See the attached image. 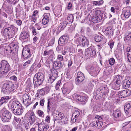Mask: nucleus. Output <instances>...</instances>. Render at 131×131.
<instances>
[{
  "label": "nucleus",
  "instance_id": "1",
  "mask_svg": "<svg viewBox=\"0 0 131 131\" xmlns=\"http://www.w3.org/2000/svg\"><path fill=\"white\" fill-rule=\"evenodd\" d=\"M1 117L3 122H7L11 117V114L10 112L4 108L0 111Z\"/></svg>",
  "mask_w": 131,
  "mask_h": 131
},
{
  "label": "nucleus",
  "instance_id": "2",
  "mask_svg": "<svg viewBox=\"0 0 131 131\" xmlns=\"http://www.w3.org/2000/svg\"><path fill=\"white\" fill-rule=\"evenodd\" d=\"M79 35L77 34L76 36L75 37L74 41L76 43H82L83 46H86L88 47L89 46V42L86 38L84 36H80L79 37H78Z\"/></svg>",
  "mask_w": 131,
  "mask_h": 131
},
{
  "label": "nucleus",
  "instance_id": "3",
  "mask_svg": "<svg viewBox=\"0 0 131 131\" xmlns=\"http://www.w3.org/2000/svg\"><path fill=\"white\" fill-rule=\"evenodd\" d=\"M10 69V67L7 61L2 60L0 63V73L2 74L7 73Z\"/></svg>",
  "mask_w": 131,
  "mask_h": 131
},
{
  "label": "nucleus",
  "instance_id": "4",
  "mask_svg": "<svg viewBox=\"0 0 131 131\" xmlns=\"http://www.w3.org/2000/svg\"><path fill=\"white\" fill-rule=\"evenodd\" d=\"M123 79V78L121 76L117 75L115 76L112 83V86L115 89L117 90L120 89L121 82Z\"/></svg>",
  "mask_w": 131,
  "mask_h": 131
},
{
  "label": "nucleus",
  "instance_id": "5",
  "mask_svg": "<svg viewBox=\"0 0 131 131\" xmlns=\"http://www.w3.org/2000/svg\"><path fill=\"white\" fill-rule=\"evenodd\" d=\"M14 85L12 82H9L4 84L3 86V92L5 94L9 93L13 89Z\"/></svg>",
  "mask_w": 131,
  "mask_h": 131
},
{
  "label": "nucleus",
  "instance_id": "6",
  "mask_svg": "<svg viewBox=\"0 0 131 131\" xmlns=\"http://www.w3.org/2000/svg\"><path fill=\"white\" fill-rule=\"evenodd\" d=\"M53 115L54 118H55V121L58 119L64 121L65 119H66V117H64L63 114L59 112L55 111V112L53 113Z\"/></svg>",
  "mask_w": 131,
  "mask_h": 131
},
{
  "label": "nucleus",
  "instance_id": "7",
  "mask_svg": "<svg viewBox=\"0 0 131 131\" xmlns=\"http://www.w3.org/2000/svg\"><path fill=\"white\" fill-rule=\"evenodd\" d=\"M56 110V106L55 105H52L51 103V100L50 99H48L47 108V111L48 114L51 112L52 113L55 112Z\"/></svg>",
  "mask_w": 131,
  "mask_h": 131
},
{
  "label": "nucleus",
  "instance_id": "8",
  "mask_svg": "<svg viewBox=\"0 0 131 131\" xmlns=\"http://www.w3.org/2000/svg\"><path fill=\"white\" fill-rule=\"evenodd\" d=\"M84 79V76L83 73L80 72H78L77 74V77L75 79L76 84L79 85Z\"/></svg>",
  "mask_w": 131,
  "mask_h": 131
},
{
  "label": "nucleus",
  "instance_id": "9",
  "mask_svg": "<svg viewBox=\"0 0 131 131\" xmlns=\"http://www.w3.org/2000/svg\"><path fill=\"white\" fill-rule=\"evenodd\" d=\"M131 95V91L129 90H125L121 91L118 94V96L120 98L125 97Z\"/></svg>",
  "mask_w": 131,
  "mask_h": 131
},
{
  "label": "nucleus",
  "instance_id": "10",
  "mask_svg": "<svg viewBox=\"0 0 131 131\" xmlns=\"http://www.w3.org/2000/svg\"><path fill=\"white\" fill-rule=\"evenodd\" d=\"M69 37L67 35H63L59 38L58 41V44L60 46L63 45L67 41Z\"/></svg>",
  "mask_w": 131,
  "mask_h": 131
},
{
  "label": "nucleus",
  "instance_id": "11",
  "mask_svg": "<svg viewBox=\"0 0 131 131\" xmlns=\"http://www.w3.org/2000/svg\"><path fill=\"white\" fill-rule=\"evenodd\" d=\"M74 99H77L80 102H85L86 101V97L85 96H81L77 94L73 95Z\"/></svg>",
  "mask_w": 131,
  "mask_h": 131
},
{
  "label": "nucleus",
  "instance_id": "12",
  "mask_svg": "<svg viewBox=\"0 0 131 131\" xmlns=\"http://www.w3.org/2000/svg\"><path fill=\"white\" fill-rule=\"evenodd\" d=\"M124 108L126 114H131V101L126 102L124 106Z\"/></svg>",
  "mask_w": 131,
  "mask_h": 131
},
{
  "label": "nucleus",
  "instance_id": "13",
  "mask_svg": "<svg viewBox=\"0 0 131 131\" xmlns=\"http://www.w3.org/2000/svg\"><path fill=\"white\" fill-rule=\"evenodd\" d=\"M38 131H46L49 128V126L43 123L38 124Z\"/></svg>",
  "mask_w": 131,
  "mask_h": 131
},
{
  "label": "nucleus",
  "instance_id": "14",
  "mask_svg": "<svg viewBox=\"0 0 131 131\" xmlns=\"http://www.w3.org/2000/svg\"><path fill=\"white\" fill-rule=\"evenodd\" d=\"M64 65V63L60 61H54L53 64V66L54 68L57 70L62 68Z\"/></svg>",
  "mask_w": 131,
  "mask_h": 131
},
{
  "label": "nucleus",
  "instance_id": "15",
  "mask_svg": "<svg viewBox=\"0 0 131 131\" xmlns=\"http://www.w3.org/2000/svg\"><path fill=\"white\" fill-rule=\"evenodd\" d=\"M29 35L28 32L24 31L23 32L20 34V38L21 40H25V41H27L28 39H29Z\"/></svg>",
  "mask_w": 131,
  "mask_h": 131
},
{
  "label": "nucleus",
  "instance_id": "16",
  "mask_svg": "<svg viewBox=\"0 0 131 131\" xmlns=\"http://www.w3.org/2000/svg\"><path fill=\"white\" fill-rule=\"evenodd\" d=\"M23 103L25 104L29 103L30 102L31 97L29 94H25L23 96Z\"/></svg>",
  "mask_w": 131,
  "mask_h": 131
},
{
  "label": "nucleus",
  "instance_id": "17",
  "mask_svg": "<svg viewBox=\"0 0 131 131\" xmlns=\"http://www.w3.org/2000/svg\"><path fill=\"white\" fill-rule=\"evenodd\" d=\"M4 35L6 36L9 39L13 37L14 35L11 31H9L8 29L6 28L4 29Z\"/></svg>",
  "mask_w": 131,
  "mask_h": 131
},
{
  "label": "nucleus",
  "instance_id": "18",
  "mask_svg": "<svg viewBox=\"0 0 131 131\" xmlns=\"http://www.w3.org/2000/svg\"><path fill=\"white\" fill-rule=\"evenodd\" d=\"M104 33L105 35L107 36H113V30L111 27L109 26L105 28Z\"/></svg>",
  "mask_w": 131,
  "mask_h": 131
},
{
  "label": "nucleus",
  "instance_id": "19",
  "mask_svg": "<svg viewBox=\"0 0 131 131\" xmlns=\"http://www.w3.org/2000/svg\"><path fill=\"white\" fill-rule=\"evenodd\" d=\"M86 53L89 56H92L93 57L96 54V51L94 49H92L91 47H89L86 49Z\"/></svg>",
  "mask_w": 131,
  "mask_h": 131
},
{
  "label": "nucleus",
  "instance_id": "20",
  "mask_svg": "<svg viewBox=\"0 0 131 131\" xmlns=\"http://www.w3.org/2000/svg\"><path fill=\"white\" fill-rule=\"evenodd\" d=\"M47 88L48 89V91H49L50 89L49 88L47 87L38 90L37 93V97H40L41 96L44 95L45 93V91L47 90Z\"/></svg>",
  "mask_w": 131,
  "mask_h": 131
},
{
  "label": "nucleus",
  "instance_id": "21",
  "mask_svg": "<svg viewBox=\"0 0 131 131\" xmlns=\"http://www.w3.org/2000/svg\"><path fill=\"white\" fill-rule=\"evenodd\" d=\"M22 54L25 59H26L30 57L31 55L30 51L29 49L23 50Z\"/></svg>",
  "mask_w": 131,
  "mask_h": 131
},
{
  "label": "nucleus",
  "instance_id": "22",
  "mask_svg": "<svg viewBox=\"0 0 131 131\" xmlns=\"http://www.w3.org/2000/svg\"><path fill=\"white\" fill-rule=\"evenodd\" d=\"M92 124L93 126H95L98 128H100L103 125L102 121H99L98 120L94 121L92 123Z\"/></svg>",
  "mask_w": 131,
  "mask_h": 131
},
{
  "label": "nucleus",
  "instance_id": "23",
  "mask_svg": "<svg viewBox=\"0 0 131 131\" xmlns=\"http://www.w3.org/2000/svg\"><path fill=\"white\" fill-rule=\"evenodd\" d=\"M10 99V98L9 96L2 97L0 99V105L5 104L7 103L8 100Z\"/></svg>",
  "mask_w": 131,
  "mask_h": 131
},
{
  "label": "nucleus",
  "instance_id": "24",
  "mask_svg": "<svg viewBox=\"0 0 131 131\" xmlns=\"http://www.w3.org/2000/svg\"><path fill=\"white\" fill-rule=\"evenodd\" d=\"M130 15L129 10L127 9H124L123 11L122 16H124L126 18H128Z\"/></svg>",
  "mask_w": 131,
  "mask_h": 131
},
{
  "label": "nucleus",
  "instance_id": "25",
  "mask_svg": "<svg viewBox=\"0 0 131 131\" xmlns=\"http://www.w3.org/2000/svg\"><path fill=\"white\" fill-rule=\"evenodd\" d=\"M33 83L34 85H39L43 83V81L37 78L34 76L33 78Z\"/></svg>",
  "mask_w": 131,
  "mask_h": 131
},
{
  "label": "nucleus",
  "instance_id": "26",
  "mask_svg": "<svg viewBox=\"0 0 131 131\" xmlns=\"http://www.w3.org/2000/svg\"><path fill=\"white\" fill-rule=\"evenodd\" d=\"M36 120V116L34 113H32L30 114V115L28 118L30 125L33 124L34 123Z\"/></svg>",
  "mask_w": 131,
  "mask_h": 131
},
{
  "label": "nucleus",
  "instance_id": "27",
  "mask_svg": "<svg viewBox=\"0 0 131 131\" xmlns=\"http://www.w3.org/2000/svg\"><path fill=\"white\" fill-rule=\"evenodd\" d=\"M123 88L126 89L128 88L131 83V81L128 80H125L123 81Z\"/></svg>",
  "mask_w": 131,
  "mask_h": 131
},
{
  "label": "nucleus",
  "instance_id": "28",
  "mask_svg": "<svg viewBox=\"0 0 131 131\" xmlns=\"http://www.w3.org/2000/svg\"><path fill=\"white\" fill-rule=\"evenodd\" d=\"M10 45L13 51V53H17L18 48L17 45L14 43H11Z\"/></svg>",
  "mask_w": 131,
  "mask_h": 131
},
{
  "label": "nucleus",
  "instance_id": "29",
  "mask_svg": "<svg viewBox=\"0 0 131 131\" xmlns=\"http://www.w3.org/2000/svg\"><path fill=\"white\" fill-rule=\"evenodd\" d=\"M44 17L42 20V23L44 25L47 24L49 22V15L46 14H45L43 15Z\"/></svg>",
  "mask_w": 131,
  "mask_h": 131
},
{
  "label": "nucleus",
  "instance_id": "30",
  "mask_svg": "<svg viewBox=\"0 0 131 131\" xmlns=\"http://www.w3.org/2000/svg\"><path fill=\"white\" fill-rule=\"evenodd\" d=\"M103 16H94L92 18V20L94 23H97L103 20Z\"/></svg>",
  "mask_w": 131,
  "mask_h": 131
},
{
  "label": "nucleus",
  "instance_id": "31",
  "mask_svg": "<svg viewBox=\"0 0 131 131\" xmlns=\"http://www.w3.org/2000/svg\"><path fill=\"white\" fill-rule=\"evenodd\" d=\"M68 24V22L67 23L65 21H63L62 23H60V26L58 27V29L60 31H61Z\"/></svg>",
  "mask_w": 131,
  "mask_h": 131
},
{
  "label": "nucleus",
  "instance_id": "32",
  "mask_svg": "<svg viewBox=\"0 0 131 131\" xmlns=\"http://www.w3.org/2000/svg\"><path fill=\"white\" fill-rule=\"evenodd\" d=\"M19 104V102L15 101H14L12 102L11 105V109L12 112L15 110V107L17 106V105Z\"/></svg>",
  "mask_w": 131,
  "mask_h": 131
},
{
  "label": "nucleus",
  "instance_id": "33",
  "mask_svg": "<svg viewBox=\"0 0 131 131\" xmlns=\"http://www.w3.org/2000/svg\"><path fill=\"white\" fill-rule=\"evenodd\" d=\"M124 40L125 41L127 42L129 44H131V32L128 33L125 37Z\"/></svg>",
  "mask_w": 131,
  "mask_h": 131
},
{
  "label": "nucleus",
  "instance_id": "34",
  "mask_svg": "<svg viewBox=\"0 0 131 131\" xmlns=\"http://www.w3.org/2000/svg\"><path fill=\"white\" fill-rule=\"evenodd\" d=\"M7 28L9 30V31H11L14 35L15 34V33L18 30V28L13 25H10L9 27Z\"/></svg>",
  "mask_w": 131,
  "mask_h": 131
},
{
  "label": "nucleus",
  "instance_id": "35",
  "mask_svg": "<svg viewBox=\"0 0 131 131\" xmlns=\"http://www.w3.org/2000/svg\"><path fill=\"white\" fill-rule=\"evenodd\" d=\"M34 76L37 78L41 80L42 81H43L44 80V75L41 73L38 72Z\"/></svg>",
  "mask_w": 131,
  "mask_h": 131
},
{
  "label": "nucleus",
  "instance_id": "36",
  "mask_svg": "<svg viewBox=\"0 0 131 131\" xmlns=\"http://www.w3.org/2000/svg\"><path fill=\"white\" fill-rule=\"evenodd\" d=\"M23 110L21 107L18 109L15 110L13 111V112L15 115H19L23 113Z\"/></svg>",
  "mask_w": 131,
  "mask_h": 131
},
{
  "label": "nucleus",
  "instance_id": "37",
  "mask_svg": "<svg viewBox=\"0 0 131 131\" xmlns=\"http://www.w3.org/2000/svg\"><path fill=\"white\" fill-rule=\"evenodd\" d=\"M80 115V112L77 110H75L72 116H74V119L75 121H74V119H73V122H75L76 121V120H77L78 119V117Z\"/></svg>",
  "mask_w": 131,
  "mask_h": 131
},
{
  "label": "nucleus",
  "instance_id": "38",
  "mask_svg": "<svg viewBox=\"0 0 131 131\" xmlns=\"http://www.w3.org/2000/svg\"><path fill=\"white\" fill-rule=\"evenodd\" d=\"M100 88L101 93L103 95H106L108 93V91L106 87H101Z\"/></svg>",
  "mask_w": 131,
  "mask_h": 131
},
{
  "label": "nucleus",
  "instance_id": "39",
  "mask_svg": "<svg viewBox=\"0 0 131 131\" xmlns=\"http://www.w3.org/2000/svg\"><path fill=\"white\" fill-rule=\"evenodd\" d=\"M113 114L114 116L116 118L119 117L121 116L120 111L118 109H117L114 112Z\"/></svg>",
  "mask_w": 131,
  "mask_h": 131
},
{
  "label": "nucleus",
  "instance_id": "40",
  "mask_svg": "<svg viewBox=\"0 0 131 131\" xmlns=\"http://www.w3.org/2000/svg\"><path fill=\"white\" fill-rule=\"evenodd\" d=\"M58 72L56 70L54 69L52 70L51 75L52 77L56 79L58 77Z\"/></svg>",
  "mask_w": 131,
  "mask_h": 131
},
{
  "label": "nucleus",
  "instance_id": "41",
  "mask_svg": "<svg viewBox=\"0 0 131 131\" xmlns=\"http://www.w3.org/2000/svg\"><path fill=\"white\" fill-rule=\"evenodd\" d=\"M73 17L72 15H70L67 17V19L65 20L68 24L72 23L73 21Z\"/></svg>",
  "mask_w": 131,
  "mask_h": 131
},
{
  "label": "nucleus",
  "instance_id": "42",
  "mask_svg": "<svg viewBox=\"0 0 131 131\" xmlns=\"http://www.w3.org/2000/svg\"><path fill=\"white\" fill-rule=\"evenodd\" d=\"M12 129L10 126L8 125L3 126L2 129V131H11Z\"/></svg>",
  "mask_w": 131,
  "mask_h": 131
},
{
  "label": "nucleus",
  "instance_id": "43",
  "mask_svg": "<svg viewBox=\"0 0 131 131\" xmlns=\"http://www.w3.org/2000/svg\"><path fill=\"white\" fill-rule=\"evenodd\" d=\"M95 41L97 42H102L103 40V38L100 36H95L94 38Z\"/></svg>",
  "mask_w": 131,
  "mask_h": 131
},
{
  "label": "nucleus",
  "instance_id": "44",
  "mask_svg": "<svg viewBox=\"0 0 131 131\" xmlns=\"http://www.w3.org/2000/svg\"><path fill=\"white\" fill-rule=\"evenodd\" d=\"M103 3V0H100L93 1V4L95 5L100 6L102 5Z\"/></svg>",
  "mask_w": 131,
  "mask_h": 131
},
{
  "label": "nucleus",
  "instance_id": "45",
  "mask_svg": "<svg viewBox=\"0 0 131 131\" xmlns=\"http://www.w3.org/2000/svg\"><path fill=\"white\" fill-rule=\"evenodd\" d=\"M67 49L70 53H74L75 52V49L72 46L68 47Z\"/></svg>",
  "mask_w": 131,
  "mask_h": 131
},
{
  "label": "nucleus",
  "instance_id": "46",
  "mask_svg": "<svg viewBox=\"0 0 131 131\" xmlns=\"http://www.w3.org/2000/svg\"><path fill=\"white\" fill-rule=\"evenodd\" d=\"M95 16H103V15H104V14L102 13L100 10H96L95 11Z\"/></svg>",
  "mask_w": 131,
  "mask_h": 131
},
{
  "label": "nucleus",
  "instance_id": "47",
  "mask_svg": "<svg viewBox=\"0 0 131 131\" xmlns=\"http://www.w3.org/2000/svg\"><path fill=\"white\" fill-rule=\"evenodd\" d=\"M14 122L15 121L17 123L16 124H16L19 125L20 124L21 119L20 118L15 117H14Z\"/></svg>",
  "mask_w": 131,
  "mask_h": 131
},
{
  "label": "nucleus",
  "instance_id": "48",
  "mask_svg": "<svg viewBox=\"0 0 131 131\" xmlns=\"http://www.w3.org/2000/svg\"><path fill=\"white\" fill-rule=\"evenodd\" d=\"M5 50L8 53H11L12 52L13 53L10 45L7 47L6 49H5Z\"/></svg>",
  "mask_w": 131,
  "mask_h": 131
},
{
  "label": "nucleus",
  "instance_id": "49",
  "mask_svg": "<svg viewBox=\"0 0 131 131\" xmlns=\"http://www.w3.org/2000/svg\"><path fill=\"white\" fill-rule=\"evenodd\" d=\"M31 125H30V124L29 123V122L26 124H25L24 123V124L23 125V127L25 128V129L26 130H27L28 129L30 128Z\"/></svg>",
  "mask_w": 131,
  "mask_h": 131
},
{
  "label": "nucleus",
  "instance_id": "50",
  "mask_svg": "<svg viewBox=\"0 0 131 131\" xmlns=\"http://www.w3.org/2000/svg\"><path fill=\"white\" fill-rule=\"evenodd\" d=\"M62 92L63 94L64 95H67V94H69L70 92V91L67 88H63L62 90Z\"/></svg>",
  "mask_w": 131,
  "mask_h": 131
},
{
  "label": "nucleus",
  "instance_id": "51",
  "mask_svg": "<svg viewBox=\"0 0 131 131\" xmlns=\"http://www.w3.org/2000/svg\"><path fill=\"white\" fill-rule=\"evenodd\" d=\"M109 63L111 66L113 65L114 63L115 60L113 58H111L108 60Z\"/></svg>",
  "mask_w": 131,
  "mask_h": 131
},
{
  "label": "nucleus",
  "instance_id": "52",
  "mask_svg": "<svg viewBox=\"0 0 131 131\" xmlns=\"http://www.w3.org/2000/svg\"><path fill=\"white\" fill-rule=\"evenodd\" d=\"M19 1V0H7L8 2L13 4H16Z\"/></svg>",
  "mask_w": 131,
  "mask_h": 131
},
{
  "label": "nucleus",
  "instance_id": "53",
  "mask_svg": "<svg viewBox=\"0 0 131 131\" xmlns=\"http://www.w3.org/2000/svg\"><path fill=\"white\" fill-rule=\"evenodd\" d=\"M56 79V78L51 75L50 77L49 78L48 81L49 83H51L54 82Z\"/></svg>",
  "mask_w": 131,
  "mask_h": 131
},
{
  "label": "nucleus",
  "instance_id": "54",
  "mask_svg": "<svg viewBox=\"0 0 131 131\" xmlns=\"http://www.w3.org/2000/svg\"><path fill=\"white\" fill-rule=\"evenodd\" d=\"M37 113L39 116L41 117H42L44 116L43 112L41 110H38L37 111Z\"/></svg>",
  "mask_w": 131,
  "mask_h": 131
},
{
  "label": "nucleus",
  "instance_id": "55",
  "mask_svg": "<svg viewBox=\"0 0 131 131\" xmlns=\"http://www.w3.org/2000/svg\"><path fill=\"white\" fill-rule=\"evenodd\" d=\"M7 24V23L6 22H5L4 20H0V28H2L4 25V24Z\"/></svg>",
  "mask_w": 131,
  "mask_h": 131
},
{
  "label": "nucleus",
  "instance_id": "56",
  "mask_svg": "<svg viewBox=\"0 0 131 131\" xmlns=\"http://www.w3.org/2000/svg\"><path fill=\"white\" fill-rule=\"evenodd\" d=\"M95 120H98L99 121H102L103 120L101 116L98 115H96L95 117Z\"/></svg>",
  "mask_w": 131,
  "mask_h": 131
},
{
  "label": "nucleus",
  "instance_id": "57",
  "mask_svg": "<svg viewBox=\"0 0 131 131\" xmlns=\"http://www.w3.org/2000/svg\"><path fill=\"white\" fill-rule=\"evenodd\" d=\"M90 70L91 71L93 72V73H95L96 71V68L94 66H92L90 68Z\"/></svg>",
  "mask_w": 131,
  "mask_h": 131
},
{
  "label": "nucleus",
  "instance_id": "58",
  "mask_svg": "<svg viewBox=\"0 0 131 131\" xmlns=\"http://www.w3.org/2000/svg\"><path fill=\"white\" fill-rule=\"evenodd\" d=\"M31 31L33 35H37V32L36 29L34 27H32L31 28Z\"/></svg>",
  "mask_w": 131,
  "mask_h": 131
},
{
  "label": "nucleus",
  "instance_id": "59",
  "mask_svg": "<svg viewBox=\"0 0 131 131\" xmlns=\"http://www.w3.org/2000/svg\"><path fill=\"white\" fill-rule=\"evenodd\" d=\"M114 43V42L113 41H110L108 43V45L110 46L111 49H112L113 47Z\"/></svg>",
  "mask_w": 131,
  "mask_h": 131
},
{
  "label": "nucleus",
  "instance_id": "60",
  "mask_svg": "<svg viewBox=\"0 0 131 131\" xmlns=\"http://www.w3.org/2000/svg\"><path fill=\"white\" fill-rule=\"evenodd\" d=\"M10 80L14 81L15 82L17 81V78L16 77L15 75H13L11 76L10 78Z\"/></svg>",
  "mask_w": 131,
  "mask_h": 131
},
{
  "label": "nucleus",
  "instance_id": "61",
  "mask_svg": "<svg viewBox=\"0 0 131 131\" xmlns=\"http://www.w3.org/2000/svg\"><path fill=\"white\" fill-rule=\"evenodd\" d=\"M35 17L32 15L30 16L31 21L35 22L37 19V18Z\"/></svg>",
  "mask_w": 131,
  "mask_h": 131
},
{
  "label": "nucleus",
  "instance_id": "62",
  "mask_svg": "<svg viewBox=\"0 0 131 131\" xmlns=\"http://www.w3.org/2000/svg\"><path fill=\"white\" fill-rule=\"evenodd\" d=\"M0 14H1L2 15L5 17L6 18H7L8 17L7 15L4 12H1V9H0Z\"/></svg>",
  "mask_w": 131,
  "mask_h": 131
},
{
  "label": "nucleus",
  "instance_id": "63",
  "mask_svg": "<svg viewBox=\"0 0 131 131\" xmlns=\"http://www.w3.org/2000/svg\"><path fill=\"white\" fill-rule=\"evenodd\" d=\"M31 62V61L30 60L27 61L24 64L23 66L24 67H27L28 65Z\"/></svg>",
  "mask_w": 131,
  "mask_h": 131
},
{
  "label": "nucleus",
  "instance_id": "64",
  "mask_svg": "<svg viewBox=\"0 0 131 131\" xmlns=\"http://www.w3.org/2000/svg\"><path fill=\"white\" fill-rule=\"evenodd\" d=\"M57 59L59 61L61 62L63 60V57L61 55H58L57 57Z\"/></svg>",
  "mask_w": 131,
  "mask_h": 131
}]
</instances>
